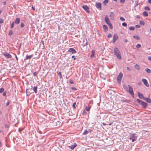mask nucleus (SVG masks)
<instances>
[{
	"label": "nucleus",
	"instance_id": "1",
	"mask_svg": "<svg viewBox=\"0 0 151 151\" xmlns=\"http://www.w3.org/2000/svg\"><path fill=\"white\" fill-rule=\"evenodd\" d=\"M114 55L119 60H121V53L118 48L116 47H115L114 49Z\"/></svg>",
	"mask_w": 151,
	"mask_h": 151
},
{
	"label": "nucleus",
	"instance_id": "2",
	"mask_svg": "<svg viewBox=\"0 0 151 151\" xmlns=\"http://www.w3.org/2000/svg\"><path fill=\"white\" fill-rule=\"evenodd\" d=\"M105 21L106 24L108 25L109 26V27L111 29H112L113 27L112 24L110 23V21L109 20V18L108 17V16L107 15L105 16Z\"/></svg>",
	"mask_w": 151,
	"mask_h": 151
},
{
	"label": "nucleus",
	"instance_id": "3",
	"mask_svg": "<svg viewBox=\"0 0 151 151\" xmlns=\"http://www.w3.org/2000/svg\"><path fill=\"white\" fill-rule=\"evenodd\" d=\"M129 137V139L131 140L132 142H134L137 139V136L136 134L134 133L130 134Z\"/></svg>",
	"mask_w": 151,
	"mask_h": 151
},
{
	"label": "nucleus",
	"instance_id": "4",
	"mask_svg": "<svg viewBox=\"0 0 151 151\" xmlns=\"http://www.w3.org/2000/svg\"><path fill=\"white\" fill-rule=\"evenodd\" d=\"M128 86L129 89L127 91L131 94L133 98H134V93L133 92V88L129 85H128Z\"/></svg>",
	"mask_w": 151,
	"mask_h": 151
},
{
	"label": "nucleus",
	"instance_id": "5",
	"mask_svg": "<svg viewBox=\"0 0 151 151\" xmlns=\"http://www.w3.org/2000/svg\"><path fill=\"white\" fill-rule=\"evenodd\" d=\"M122 76L123 74L122 73H120L117 78V81L118 83H120Z\"/></svg>",
	"mask_w": 151,
	"mask_h": 151
},
{
	"label": "nucleus",
	"instance_id": "6",
	"mask_svg": "<svg viewBox=\"0 0 151 151\" xmlns=\"http://www.w3.org/2000/svg\"><path fill=\"white\" fill-rule=\"evenodd\" d=\"M82 8L88 13H90V11L89 10V8L87 5H83L82 6Z\"/></svg>",
	"mask_w": 151,
	"mask_h": 151
},
{
	"label": "nucleus",
	"instance_id": "7",
	"mask_svg": "<svg viewBox=\"0 0 151 151\" xmlns=\"http://www.w3.org/2000/svg\"><path fill=\"white\" fill-rule=\"evenodd\" d=\"M118 38V36L117 34H114L112 40L113 43H114Z\"/></svg>",
	"mask_w": 151,
	"mask_h": 151
},
{
	"label": "nucleus",
	"instance_id": "8",
	"mask_svg": "<svg viewBox=\"0 0 151 151\" xmlns=\"http://www.w3.org/2000/svg\"><path fill=\"white\" fill-rule=\"evenodd\" d=\"M95 6L96 8L101 10V4L100 3H97L95 4Z\"/></svg>",
	"mask_w": 151,
	"mask_h": 151
},
{
	"label": "nucleus",
	"instance_id": "9",
	"mask_svg": "<svg viewBox=\"0 0 151 151\" xmlns=\"http://www.w3.org/2000/svg\"><path fill=\"white\" fill-rule=\"evenodd\" d=\"M142 81L143 83L147 87H149V85L148 83V82L145 79H142Z\"/></svg>",
	"mask_w": 151,
	"mask_h": 151
},
{
	"label": "nucleus",
	"instance_id": "10",
	"mask_svg": "<svg viewBox=\"0 0 151 151\" xmlns=\"http://www.w3.org/2000/svg\"><path fill=\"white\" fill-rule=\"evenodd\" d=\"M68 51L69 52H71L72 54L75 53L76 52V51L73 48H70L68 50Z\"/></svg>",
	"mask_w": 151,
	"mask_h": 151
},
{
	"label": "nucleus",
	"instance_id": "11",
	"mask_svg": "<svg viewBox=\"0 0 151 151\" xmlns=\"http://www.w3.org/2000/svg\"><path fill=\"white\" fill-rule=\"evenodd\" d=\"M109 16L110 17V19L112 20H113L114 19V14L113 12H111L110 13Z\"/></svg>",
	"mask_w": 151,
	"mask_h": 151
},
{
	"label": "nucleus",
	"instance_id": "12",
	"mask_svg": "<svg viewBox=\"0 0 151 151\" xmlns=\"http://www.w3.org/2000/svg\"><path fill=\"white\" fill-rule=\"evenodd\" d=\"M4 55L6 57V58H11L12 56L10 55L8 53L6 52L4 54Z\"/></svg>",
	"mask_w": 151,
	"mask_h": 151
},
{
	"label": "nucleus",
	"instance_id": "13",
	"mask_svg": "<svg viewBox=\"0 0 151 151\" xmlns=\"http://www.w3.org/2000/svg\"><path fill=\"white\" fill-rule=\"evenodd\" d=\"M77 146V144L75 143L74 145H71L70 146H69L68 147L71 150H73Z\"/></svg>",
	"mask_w": 151,
	"mask_h": 151
},
{
	"label": "nucleus",
	"instance_id": "14",
	"mask_svg": "<svg viewBox=\"0 0 151 151\" xmlns=\"http://www.w3.org/2000/svg\"><path fill=\"white\" fill-rule=\"evenodd\" d=\"M88 42L86 39H84L83 40L82 45L85 46L87 45Z\"/></svg>",
	"mask_w": 151,
	"mask_h": 151
},
{
	"label": "nucleus",
	"instance_id": "15",
	"mask_svg": "<svg viewBox=\"0 0 151 151\" xmlns=\"http://www.w3.org/2000/svg\"><path fill=\"white\" fill-rule=\"evenodd\" d=\"M137 94L139 98L141 99H144V98H145L144 97V96L143 94H141L140 92H138Z\"/></svg>",
	"mask_w": 151,
	"mask_h": 151
},
{
	"label": "nucleus",
	"instance_id": "16",
	"mask_svg": "<svg viewBox=\"0 0 151 151\" xmlns=\"http://www.w3.org/2000/svg\"><path fill=\"white\" fill-rule=\"evenodd\" d=\"M141 104L143 108H145L146 107L147 105V103L144 102V101L142 102Z\"/></svg>",
	"mask_w": 151,
	"mask_h": 151
},
{
	"label": "nucleus",
	"instance_id": "17",
	"mask_svg": "<svg viewBox=\"0 0 151 151\" xmlns=\"http://www.w3.org/2000/svg\"><path fill=\"white\" fill-rule=\"evenodd\" d=\"M144 100L146 101L148 103H151V99L149 98H148L145 97L144 98Z\"/></svg>",
	"mask_w": 151,
	"mask_h": 151
},
{
	"label": "nucleus",
	"instance_id": "18",
	"mask_svg": "<svg viewBox=\"0 0 151 151\" xmlns=\"http://www.w3.org/2000/svg\"><path fill=\"white\" fill-rule=\"evenodd\" d=\"M91 55L90 57L91 58H93L94 57V55L95 53V51L94 50H92L91 51Z\"/></svg>",
	"mask_w": 151,
	"mask_h": 151
},
{
	"label": "nucleus",
	"instance_id": "19",
	"mask_svg": "<svg viewBox=\"0 0 151 151\" xmlns=\"http://www.w3.org/2000/svg\"><path fill=\"white\" fill-rule=\"evenodd\" d=\"M103 29L105 32H106L108 29L107 26L105 25H103Z\"/></svg>",
	"mask_w": 151,
	"mask_h": 151
},
{
	"label": "nucleus",
	"instance_id": "20",
	"mask_svg": "<svg viewBox=\"0 0 151 151\" xmlns=\"http://www.w3.org/2000/svg\"><path fill=\"white\" fill-rule=\"evenodd\" d=\"M20 21V19L18 18H17L15 19V21L14 22V23H15L16 24H18L19 23Z\"/></svg>",
	"mask_w": 151,
	"mask_h": 151
},
{
	"label": "nucleus",
	"instance_id": "21",
	"mask_svg": "<svg viewBox=\"0 0 151 151\" xmlns=\"http://www.w3.org/2000/svg\"><path fill=\"white\" fill-rule=\"evenodd\" d=\"M33 55H27L26 56V58H25V60H27V59H30L32 57Z\"/></svg>",
	"mask_w": 151,
	"mask_h": 151
},
{
	"label": "nucleus",
	"instance_id": "22",
	"mask_svg": "<svg viewBox=\"0 0 151 151\" xmlns=\"http://www.w3.org/2000/svg\"><path fill=\"white\" fill-rule=\"evenodd\" d=\"M134 67L135 69H137L138 70H139L140 69V66L137 64H136L134 65Z\"/></svg>",
	"mask_w": 151,
	"mask_h": 151
},
{
	"label": "nucleus",
	"instance_id": "23",
	"mask_svg": "<svg viewBox=\"0 0 151 151\" xmlns=\"http://www.w3.org/2000/svg\"><path fill=\"white\" fill-rule=\"evenodd\" d=\"M37 86H35L32 88L33 90L34 91V92L35 93H37Z\"/></svg>",
	"mask_w": 151,
	"mask_h": 151
},
{
	"label": "nucleus",
	"instance_id": "24",
	"mask_svg": "<svg viewBox=\"0 0 151 151\" xmlns=\"http://www.w3.org/2000/svg\"><path fill=\"white\" fill-rule=\"evenodd\" d=\"M133 37L135 39L138 40H139L140 39V37L134 35L133 36Z\"/></svg>",
	"mask_w": 151,
	"mask_h": 151
},
{
	"label": "nucleus",
	"instance_id": "25",
	"mask_svg": "<svg viewBox=\"0 0 151 151\" xmlns=\"http://www.w3.org/2000/svg\"><path fill=\"white\" fill-rule=\"evenodd\" d=\"M139 4H138V1L137 0L135 1L134 7H136Z\"/></svg>",
	"mask_w": 151,
	"mask_h": 151
},
{
	"label": "nucleus",
	"instance_id": "26",
	"mask_svg": "<svg viewBox=\"0 0 151 151\" xmlns=\"http://www.w3.org/2000/svg\"><path fill=\"white\" fill-rule=\"evenodd\" d=\"M145 70L147 73H150L151 72V70L150 69L146 68L145 69Z\"/></svg>",
	"mask_w": 151,
	"mask_h": 151
},
{
	"label": "nucleus",
	"instance_id": "27",
	"mask_svg": "<svg viewBox=\"0 0 151 151\" xmlns=\"http://www.w3.org/2000/svg\"><path fill=\"white\" fill-rule=\"evenodd\" d=\"M143 15L145 17H146L148 16V14L146 11H144L143 13Z\"/></svg>",
	"mask_w": 151,
	"mask_h": 151
},
{
	"label": "nucleus",
	"instance_id": "28",
	"mask_svg": "<svg viewBox=\"0 0 151 151\" xmlns=\"http://www.w3.org/2000/svg\"><path fill=\"white\" fill-rule=\"evenodd\" d=\"M108 0H105L103 2V4L104 5H105L108 2Z\"/></svg>",
	"mask_w": 151,
	"mask_h": 151
},
{
	"label": "nucleus",
	"instance_id": "29",
	"mask_svg": "<svg viewBox=\"0 0 151 151\" xmlns=\"http://www.w3.org/2000/svg\"><path fill=\"white\" fill-rule=\"evenodd\" d=\"M137 102L139 104H141L142 103L143 101H141L140 100V99H137Z\"/></svg>",
	"mask_w": 151,
	"mask_h": 151
},
{
	"label": "nucleus",
	"instance_id": "30",
	"mask_svg": "<svg viewBox=\"0 0 151 151\" xmlns=\"http://www.w3.org/2000/svg\"><path fill=\"white\" fill-rule=\"evenodd\" d=\"M91 107V106H90L88 107L87 106H86V109H85L87 111H89Z\"/></svg>",
	"mask_w": 151,
	"mask_h": 151
},
{
	"label": "nucleus",
	"instance_id": "31",
	"mask_svg": "<svg viewBox=\"0 0 151 151\" xmlns=\"http://www.w3.org/2000/svg\"><path fill=\"white\" fill-rule=\"evenodd\" d=\"M139 23L142 25H144L145 24V23L143 21H140Z\"/></svg>",
	"mask_w": 151,
	"mask_h": 151
},
{
	"label": "nucleus",
	"instance_id": "32",
	"mask_svg": "<svg viewBox=\"0 0 151 151\" xmlns=\"http://www.w3.org/2000/svg\"><path fill=\"white\" fill-rule=\"evenodd\" d=\"M134 29V27H129V29L131 30H133Z\"/></svg>",
	"mask_w": 151,
	"mask_h": 151
},
{
	"label": "nucleus",
	"instance_id": "33",
	"mask_svg": "<svg viewBox=\"0 0 151 151\" xmlns=\"http://www.w3.org/2000/svg\"><path fill=\"white\" fill-rule=\"evenodd\" d=\"M88 133V132L87 130H85L84 132L83 133V134L85 135L87 134Z\"/></svg>",
	"mask_w": 151,
	"mask_h": 151
},
{
	"label": "nucleus",
	"instance_id": "34",
	"mask_svg": "<svg viewBox=\"0 0 151 151\" xmlns=\"http://www.w3.org/2000/svg\"><path fill=\"white\" fill-rule=\"evenodd\" d=\"M69 83L71 84H73L74 83V82L72 79H70L69 80Z\"/></svg>",
	"mask_w": 151,
	"mask_h": 151
},
{
	"label": "nucleus",
	"instance_id": "35",
	"mask_svg": "<svg viewBox=\"0 0 151 151\" xmlns=\"http://www.w3.org/2000/svg\"><path fill=\"white\" fill-rule=\"evenodd\" d=\"M141 45L139 44H137V45H136V47L137 48H139L141 47Z\"/></svg>",
	"mask_w": 151,
	"mask_h": 151
},
{
	"label": "nucleus",
	"instance_id": "36",
	"mask_svg": "<svg viewBox=\"0 0 151 151\" xmlns=\"http://www.w3.org/2000/svg\"><path fill=\"white\" fill-rule=\"evenodd\" d=\"M13 33V31L12 30H11L9 31V35H12Z\"/></svg>",
	"mask_w": 151,
	"mask_h": 151
},
{
	"label": "nucleus",
	"instance_id": "37",
	"mask_svg": "<svg viewBox=\"0 0 151 151\" xmlns=\"http://www.w3.org/2000/svg\"><path fill=\"white\" fill-rule=\"evenodd\" d=\"M71 88L72 90L73 91H76L77 90V88L75 87H72Z\"/></svg>",
	"mask_w": 151,
	"mask_h": 151
},
{
	"label": "nucleus",
	"instance_id": "38",
	"mask_svg": "<svg viewBox=\"0 0 151 151\" xmlns=\"http://www.w3.org/2000/svg\"><path fill=\"white\" fill-rule=\"evenodd\" d=\"M14 22H13L11 24V27H10L11 28H12L14 26Z\"/></svg>",
	"mask_w": 151,
	"mask_h": 151
},
{
	"label": "nucleus",
	"instance_id": "39",
	"mask_svg": "<svg viewBox=\"0 0 151 151\" xmlns=\"http://www.w3.org/2000/svg\"><path fill=\"white\" fill-rule=\"evenodd\" d=\"M122 25L124 27H126L127 24L125 22H123L122 23Z\"/></svg>",
	"mask_w": 151,
	"mask_h": 151
},
{
	"label": "nucleus",
	"instance_id": "40",
	"mask_svg": "<svg viewBox=\"0 0 151 151\" xmlns=\"http://www.w3.org/2000/svg\"><path fill=\"white\" fill-rule=\"evenodd\" d=\"M4 22V20L3 19L0 18V23L1 24L3 23Z\"/></svg>",
	"mask_w": 151,
	"mask_h": 151
},
{
	"label": "nucleus",
	"instance_id": "41",
	"mask_svg": "<svg viewBox=\"0 0 151 151\" xmlns=\"http://www.w3.org/2000/svg\"><path fill=\"white\" fill-rule=\"evenodd\" d=\"M145 10H150V8L148 7H145Z\"/></svg>",
	"mask_w": 151,
	"mask_h": 151
},
{
	"label": "nucleus",
	"instance_id": "42",
	"mask_svg": "<svg viewBox=\"0 0 151 151\" xmlns=\"http://www.w3.org/2000/svg\"><path fill=\"white\" fill-rule=\"evenodd\" d=\"M4 91V89L3 88H1L0 89V93H2Z\"/></svg>",
	"mask_w": 151,
	"mask_h": 151
},
{
	"label": "nucleus",
	"instance_id": "43",
	"mask_svg": "<svg viewBox=\"0 0 151 151\" xmlns=\"http://www.w3.org/2000/svg\"><path fill=\"white\" fill-rule=\"evenodd\" d=\"M120 19L122 21H124L125 20L124 17H121L120 18Z\"/></svg>",
	"mask_w": 151,
	"mask_h": 151
},
{
	"label": "nucleus",
	"instance_id": "44",
	"mask_svg": "<svg viewBox=\"0 0 151 151\" xmlns=\"http://www.w3.org/2000/svg\"><path fill=\"white\" fill-rule=\"evenodd\" d=\"M84 115H86V110L85 109H84L83 112V113H82Z\"/></svg>",
	"mask_w": 151,
	"mask_h": 151
},
{
	"label": "nucleus",
	"instance_id": "45",
	"mask_svg": "<svg viewBox=\"0 0 151 151\" xmlns=\"http://www.w3.org/2000/svg\"><path fill=\"white\" fill-rule=\"evenodd\" d=\"M120 2L121 3L123 4L125 2V0H119Z\"/></svg>",
	"mask_w": 151,
	"mask_h": 151
},
{
	"label": "nucleus",
	"instance_id": "46",
	"mask_svg": "<svg viewBox=\"0 0 151 151\" xmlns=\"http://www.w3.org/2000/svg\"><path fill=\"white\" fill-rule=\"evenodd\" d=\"M76 104V102H74L73 104V105H72L74 109H75L76 108V107H75Z\"/></svg>",
	"mask_w": 151,
	"mask_h": 151
},
{
	"label": "nucleus",
	"instance_id": "47",
	"mask_svg": "<svg viewBox=\"0 0 151 151\" xmlns=\"http://www.w3.org/2000/svg\"><path fill=\"white\" fill-rule=\"evenodd\" d=\"M24 24L23 23H22L21 24V27H24Z\"/></svg>",
	"mask_w": 151,
	"mask_h": 151
},
{
	"label": "nucleus",
	"instance_id": "48",
	"mask_svg": "<svg viewBox=\"0 0 151 151\" xmlns=\"http://www.w3.org/2000/svg\"><path fill=\"white\" fill-rule=\"evenodd\" d=\"M6 91H4L3 93V95L4 96H5L6 95Z\"/></svg>",
	"mask_w": 151,
	"mask_h": 151
},
{
	"label": "nucleus",
	"instance_id": "49",
	"mask_svg": "<svg viewBox=\"0 0 151 151\" xmlns=\"http://www.w3.org/2000/svg\"><path fill=\"white\" fill-rule=\"evenodd\" d=\"M135 27L137 28H140V26L139 25H135Z\"/></svg>",
	"mask_w": 151,
	"mask_h": 151
},
{
	"label": "nucleus",
	"instance_id": "50",
	"mask_svg": "<svg viewBox=\"0 0 151 151\" xmlns=\"http://www.w3.org/2000/svg\"><path fill=\"white\" fill-rule=\"evenodd\" d=\"M108 38H111L112 37V35L111 34H109L108 35Z\"/></svg>",
	"mask_w": 151,
	"mask_h": 151
},
{
	"label": "nucleus",
	"instance_id": "51",
	"mask_svg": "<svg viewBox=\"0 0 151 151\" xmlns=\"http://www.w3.org/2000/svg\"><path fill=\"white\" fill-rule=\"evenodd\" d=\"M128 101L127 100H122V103H123L124 102H127Z\"/></svg>",
	"mask_w": 151,
	"mask_h": 151
},
{
	"label": "nucleus",
	"instance_id": "52",
	"mask_svg": "<svg viewBox=\"0 0 151 151\" xmlns=\"http://www.w3.org/2000/svg\"><path fill=\"white\" fill-rule=\"evenodd\" d=\"M37 73L36 72H34L33 73L34 76H36L37 75Z\"/></svg>",
	"mask_w": 151,
	"mask_h": 151
},
{
	"label": "nucleus",
	"instance_id": "53",
	"mask_svg": "<svg viewBox=\"0 0 151 151\" xmlns=\"http://www.w3.org/2000/svg\"><path fill=\"white\" fill-rule=\"evenodd\" d=\"M58 75H59L60 77H61L62 76V75H61V73L60 72H59V73H58Z\"/></svg>",
	"mask_w": 151,
	"mask_h": 151
},
{
	"label": "nucleus",
	"instance_id": "54",
	"mask_svg": "<svg viewBox=\"0 0 151 151\" xmlns=\"http://www.w3.org/2000/svg\"><path fill=\"white\" fill-rule=\"evenodd\" d=\"M148 59L149 60L151 61V56L148 57Z\"/></svg>",
	"mask_w": 151,
	"mask_h": 151
},
{
	"label": "nucleus",
	"instance_id": "55",
	"mask_svg": "<svg viewBox=\"0 0 151 151\" xmlns=\"http://www.w3.org/2000/svg\"><path fill=\"white\" fill-rule=\"evenodd\" d=\"M5 127L6 128H7L9 127V125L7 124H5Z\"/></svg>",
	"mask_w": 151,
	"mask_h": 151
},
{
	"label": "nucleus",
	"instance_id": "56",
	"mask_svg": "<svg viewBox=\"0 0 151 151\" xmlns=\"http://www.w3.org/2000/svg\"><path fill=\"white\" fill-rule=\"evenodd\" d=\"M9 104V102L8 101L6 103V106H7Z\"/></svg>",
	"mask_w": 151,
	"mask_h": 151
},
{
	"label": "nucleus",
	"instance_id": "57",
	"mask_svg": "<svg viewBox=\"0 0 151 151\" xmlns=\"http://www.w3.org/2000/svg\"><path fill=\"white\" fill-rule=\"evenodd\" d=\"M127 70H128L129 71H131V69L130 68H129V67H127Z\"/></svg>",
	"mask_w": 151,
	"mask_h": 151
},
{
	"label": "nucleus",
	"instance_id": "58",
	"mask_svg": "<svg viewBox=\"0 0 151 151\" xmlns=\"http://www.w3.org/2000/svg\"><path fill=\"white\" fill-rule=\"evenodd\" d=\"M14 55H15V57L16 60H18V58L17 57V55L15 54H14Z\"/></svg>",
	"mask_w": 151,
	"mask_h": 151
},
{
	"label": "nucleus",
	"instance_id": "59",
	"mask_svg": "<svg viewBox=\"0 0 151 151\" xmlns=\"http://www.w3.org/2000/svg\"><path fill=\"white\" fill-rule=\"evenodd\" d=\"M72 58H73L74 60H75L76 59V58L74 56H73L72 57Z\"/></svg>",
	"mask_w": 151,
	"mask_h": 151
},
{
	"label": "nucleus",
	"instance_id": "60",
	"mask_svg": "<svg viewBox=\"0 0 151 151\" xmlns=\"http://www.w3.org/2000/svg\"><path fill=\"white\" fill-rule=\"evenodd\" d=\"M3 4H4V5H5L6 4V1H4V2H3Z\"/></svg>",
	"mask_w": 151,
	"mask_h": 151
},
{
	"label": "nucleus",
	"instance_id": "61",
	"mask_svg": "<svg viewBox=\"0 0 151 151\" xmlns=\"http://www.w3.org/2000/svg\"><path fill=\"white\" fill-rule=\"evenodd\" d=\"M148 3H151V0H148Z\"/></svg>",
	"mask_w": 151,
	"mask_h": 151
},
{
	"label": "nucleus",
	"instance_id": "62",
	"mask_svg": "<svg viewBox=\"0 0 151 151\" xmlns=\"http://www.w3.org/2000/svg\"><path fill=\"white\" fill-rule=\"evenodd\" d=\"M141 84V82H138V84L139 85H140Z\"/></svg>",
	"mask_w": 151,
	"mask_h": 151
},
{
	"label": "nucleus",
	"instance_id": "63",
	"mask_svg": "<svg viewBox=\"0 0 151 151\" xmlns=\"http://www.w3.org/2000/svg\"><path fill=\"white\" fill-rule=\"evenodd\" d=\"M128 40H127V39H125L124 40V41L125 42H127Z\"/></svg>",
	"mask_w": 151,
	"mask_h": 151
},
{
	"label": "nucleus",
	"instance_id": "64",
	"mask_svg": "<svg viewBox=\"0 0 151 151\" xmlns=\"http://www.w3.org/2000/svg\"><path fill=\"white\" fill-rule=\"evenodd\" d=\"M103 124L104 126L106 125V124L104 123H103Z\"/></svg>",
	"mask_w": 151,
	"mask_h": 151
}]
</instances>
